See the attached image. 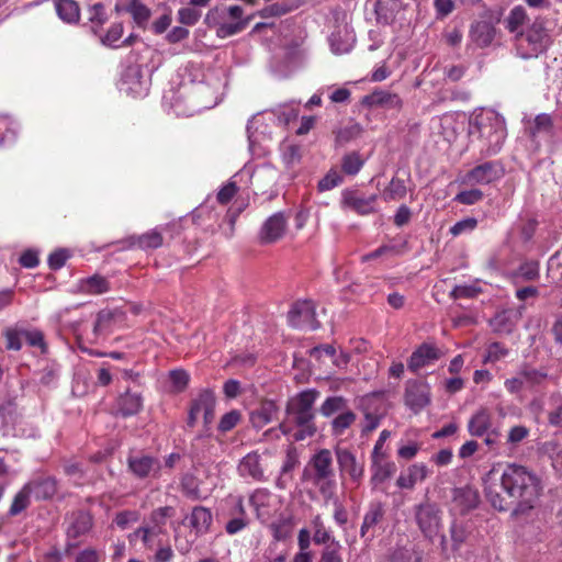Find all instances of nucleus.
Returning <instances> with one entry per match:
<instances>
[{"label": "nucleus", "instance_id": "34", "mask_svg": "<svg viewBox=\"0 0 562 562\" xmlns=\"http://www.w3.org/2000/svg\"><path fill=\"white\" fill-rule=\"evenodd\" d=\"M270 529L272 536L277 541H284L290 538L293 530L292 517L280 516L277 520L271 522Z\"/></svg>", "mask_w": 562, "mask_h": 562}, {"label": "nucleus", "instance_id": "8", "mask_svg": "<svg viewBox=\"0 0 562 562\" xmlns=\"http://www.w3.org/2000/svg\"><path fill=\"white\" fill-rule=\"evenodd\" d=\"M404 402L414 413H419L430 403V386L422 380H408L405 384Z\"/></svg>", "mask_w": 562, "mask_h": 562}, {"label": "nucleus", "instance_id": "29", "mask_svg": "<svg viewBox=\"0 0 562 562\" xmlns=\"http://www.w3.org/2000/svg\"><path fill=\"white\" fill-rule=\"evenodd\" d=\"M110 290V283L106 278L100 274H93L82 279L79 282V291L85 294H102Z\"/></svg>", "mask_w": 562, "mask_h": 562}, {"label": "nucleus", "instance_id": "62", "mask_svg": "<svg viewBox=\"0 0 562 562\" xmlns=\"http://www.w3.org/2000/svg\"><path fill=\"white\" fill-rule=\"evenodd\" d=\"M123 34V24L122 23H115L113 24L106 34L101 37V42L103 45L112 46V44L116 41H119L122 37Z\"/></svg>", "mask_w": 562, "mask_h": 562}, {"label": "nucleus", "instance_id": "13", "mask_svg": "<svg viewBox=\"0 0 562 562\" xmlns=\"http://www.w3.org/2000/svg\"><path fill=\"white\" fill-rule=\"evenodd\" d=\"M452 502L461 515L475 509L480 504V494L476 488L465 485L452 490Z\"/></svg>", "mask_w": 562, "mask_h": 562}, {"label": "nucleus", "instance_id": "9", "mask_svg": "<svg viewBox=\"0 0 562 562\" xmlns=\"http://www.w3.org/2000/svg\"><path fill=\"white\" fill-rule=\"evenodd\" d=\"M288 216L284 212H277L266 220L259 232L262 245L273 244L283 237L286 231Z\"/></svg>", "mask_w": 562, "mask_h": 562}, {"label": "nucleus", "instance_id": "30", "mask_svg": "<svg viewBox=\"0 0 562 562\" xmlns=\"http://www.w3.org/2000/svg\"><path fill=\"white\" fill-rule=\"evenodd\" d=\"M241 474H247L257 481L263 479V471L260 465V456L257 452L248 453L239 464Z\"/></svg>", "mask_w": 562, "mask_h": 562}, {"label": "nucleus", "instance_id": "12", "mask_svg": "<svg viewBox=\"0 0 562 562\" xmlns=\"http://www.w3.org/2000/svg\"><path fill=\"white\" fill-rule=\"evenodd\" d=\"M375 201V194L363 196L360 195L357 190H345L342 192L341 204L344 207H349L360 215H367L374 212Z\"/></svg>", "mask_w": 562, "mask_h": 562}, {"label": "nucleus", "instance_id": "45", "mask_svg": "<svg viewBox=\"0 0 562 562\" xmlns=\"http://www.w3.org/2000/svg\"><path fill=\"white\" fill-rule=\"evenodd\" d=\"M292 10V7L286 2H274L261 9L258 14L262 19L271 18V16H281L286 14Z\"/></svg>", "mask_w": 562, "mask_h": 562}, {"label": "nucleus", "instance_id": "42", "mask_svg": "<svg viewBox=\"0 0 562 562\" xmlns=\"http://www.w3.org/2000/svg\"><path fill=\"white\" fill-rule=\"evenodd\" d=\"M362 133V127L358 123H353L351 125H348L344 128H340L336 133V143L339 145H345L349 143L352 139H356L359 137Z\"/></svg>", "mask_w": 562, "mask_h": 562}, {"label": "nucleus", "instance_id": "23", "mask_svg": "<svg viewBox=\"0 0 562 562\" xmlns=\"http://www.w3.org/2000/svg\"><path fill=\"white\" fill-rule=\"evenodd\" d=\"M385 516L384 504L381 502H372L369 505L368 512L363 517V522L360 528V536L364 538L369 531L379 525Z\"/></svg>", "mask_w": 562, "mask_h": 562}, {"label": "nucleus", "instance_id": "48", "mask_svg": "<svg viewBox=\"0 0 562 562\" xmlns=\"http://www.w3.org/2000/svg\"><path fill=\"white\" fill-rule=\"evenodd\" d=\"M5 347L9 350H20L22 347V336L20 326L10 327L4 330Z\"/></svg>", "mask_w": 562, "mask_h": 562}, {"label": "nucleus", "instance_id": "18", "mask_svg": "<svg viewBox=\"0 0 562 562\" xmlns=\"http://www.w3.org/2000/svg\"><path fill=\"white\" fill-rule=\"evenodd\" d=\"M361 104L368 108L400 109L402 100L396 93L376 89L372 93L364 95Z\"/></svg>", "mask_w": 562, "mask_h": 562}, {"label": "nucleus", "instance_id": "59", "mask_svg": "<svg viewBox=\"0 0 562 562\" xmlns=\"http://www.w3.org/2000/svg\"><path fill=\"white\" fill-rule=\"evenodd\" d=\"M181 490L186 496L192 499L200 498V488L192 476H184L181 481Z\"/></svg>", "mask_w": 562, "mask_h": 562}, {"label": "nucleus", "instance_id": "24", "mask_svg": "<svg viewBox=\"0 0 562 562\" xmlns=\"http://www.w3.org/2000/svg\"><path fill=\"white\" fill-rule=\"evenodd\" d=\"M212 524V512L203 506H195L192 509L190 525L194 529L195 536H202L209 532Z\"/></svg>", "mask_w": 562, "mask_h": 562}, {"label": "nucleus", "instance_id": "17", "mask_svg": "<svg viewBox=\"0 0 562 562\" xmlns=\"http://www.w3.org/2000/svg\"><path fill=\"white\" fill-rule=\"evenodd\" d=\"M228 16L235 20L234 23H221L217 27V35L220 37H227L244 31L250 18L243 19L244 10L239 5H232L226 10Z\"/></svg>", "mask_w": 562, "mask_h": 562}, {"label": "nucleus", "instance_id": "4", "mask_svg": "<svg viewBox=\"0 0 562 562\" xmlns=\"http://www.w3.org/2000/svg\"><path fill=\"white\" fill-rule=\"evenodd\" d=\"M323 417L331 418L330 427L334 436H341L357 419V415L350 409L348 400L344 396H328L321 407Z\"/></svg>", "mask_w": 562, "mask_h": 562}, {"label": "nucleus", "instance_id": "3", "mask_svg": "<svg viewBox=\"0 0 562 562\" xmlns=\"http://www.w3.org/2000/svg\"><path fill=\"white\" fill-rule=\"evenodd\" d=\"M518 55L524 59L537 58L547 53L553 43L551 31L547 27V20L537 16L525 30L515 35Z\"/></svg>", "mask_w": 562, "mask_h": 562}, {"label": "nucleus", "instance_id": "26", "mask_svg": "<svg viewBox=\"0 0 562 562\" xmlns=\"http://www.w3.org/2000/svg\"><path fill=\"white\" fill-rule=\"evenodd\" d=\"M128 468L136 476L144 479L147 477L153 470L159 469V461L149 456L130 458Z\"/></svg>", "mask_w": 562, "mask_h": 562}, {"label": "nucleus", "instance_id": "7", "mask_svg": "<svg viewBox=\"0 0 562 562\" xmlns=\"http://www.w3.org/2000/svg\"><path fill=\"white\" fill-rule=\"evenodd\" d=\"M288 319L292 327L305 328L312 330L319 328V322L316 319L315 306L312 301L295 302L288 313Z\"/></svg>", "mask_w": 562, "mask_h": 562}, {"label": "nucleus", "instance_id": "40", "mask_svg": "<svg viewBox=\"0 0 562 562\" xmlns=\"http://www.w3.org/2000/svg\"><path fill=\"white\" fill-rule=\"evenodd\" d=\"M30 496L31 493L27 490L26 485L22 487V490L14 496V499L9 509V514L11 516H16L21 512H23L30 505Z\"/></svg>", "mask_w": 562, "mask_h": 562}, {"label": "nucleus", "instance_id": "10", "mask_svg": "<svg viewBox=\"0 0 562 562\" xmlns=\"http://www.w3.org/2000/svg\"><path fill=\"white\" fill-rule=\"evenodd\" d=\"M308 465L313 470V483L334 477L333 456L328 449H321L310 460Z\"/></svg>", "mask_w": 562, "mask_h": 562}, {"label": "nucleus", "instance_id": "31", "mask_svg": "<svg viewBox=\"0 0 562 562\" xmlns=\"http://www.w3.org/2000/svg\"><path fill=\"white\" fill-rule=\"evenodd\" d=\"M123 316H124V313L119 310H114V311L102 310V311H100L97 314V319H95V323L93 326V334L95 336H99V335L105 333L106 330L110 329L112 324H114L117 318H122Z\"/></svg>", "mask_w": 562, "mask_h": 562}, {"label": "nucleus", "instance_id": "55", "mask_svg": "<svg viewBox=\"0 0 562 562\" xmlns=\"http://www.w3.org/2000/svg\"><path fill=\"white\" fill-rule=\"evenodd\" d=\"M238 191V186L234 181H229L217 192L216 200L221 204H227L232 201Z\"/></svg>", "mask_w": 562, "mask_h": 562}, {"label": "nucleus", "instance_id": "49", "mask_svg": "<svg viewBox=\"0 0 562 562\" xmlns=\"http://www.w3.org/2000/svg\"><path fill=\"white\" fill-rule=\"evenodd\" d=\"M241 414L233 409L226 414H224L218 423V430L221 432H227L232 430L240 420Z\"/></svg>", "mask_w": 562, "mask_h": 562}, {"label": "nucleus", "instance_id": "61", "mask_svg": "<svg viewBox=\"0 0 562 562\" xmlns=\"http://www.w3.org/2000/svg\"><path fill=\"white\" fill-rule=\"evenodd\" d=\"M477 225V220L474 217H467L457 222L451 228L450 233L453 236H458L467 231H473Z\"/></svg>", "mask_w": 562, "mask_h": 562}, {"label": "nucleus", "instance_id": "47", "mask_svg": "<svg viewBox=\"0 0 562 562\" xmlns=\"http://www.w3.org/2000/svg\"><path fill=\"white\" fill-rule=\"evenodd\" d=\"M176 515V509L172 506L159 507L151 512L150 521L156 527H162L168 518H172Z\"/></svg>", "mask_w": 562, "mask_h": 562}, {"label": "nucleus", "instance_id": "39", "mask_svg": "<svg viewBox=\"0 0 562 562\" xmlns=\"http://www.w3.org/2000/svg\"><path fill=\"white\" fill-rule=\"evenodd\" d=\"M312 527L314 531L313 541L315 544H327L328 542H331V540H335L326 529L321 515H316L313 518Z\"/></svg>", "mask_w": 562, "mask_h": 562}, {"label": "nucleus", "instance_id": "20", "mask_svg": "<svg viewBox=\"0 0 562 562\" xmlns=\"http://www.w3.org/2000/svg\"><path fill=\"white\" fill-rule=\"evenodd\" d=\"M143 408V398L138 393H132L126 390L124 394L120 395L116 400V415L126 418L134 416Z\"/></svg>", "mask_w": 562, "mask_h": 562}, {"label": "nucleus", "instance_id": "51", "mask_svg": "<svg viewBox=\"0 0 562 562\" xmlns=\"http://www.w3.org/2000/svg\"><path fill=\"white\" fill-rule=\"evenodd\" d=\"M340 544L331 540L330 543L326 544L324 548L319 562H342L341 557L339 555Z\"/></svg>", "mask_w": 562, "mask_h": 562}, {"label": "nucleus", "instance_id": "36", "mask_svg": "<svg viewBox=\"0 0 562 562\" xmlns=\"http://www.w3.org/2000/svg\"><path fill=\"white\" fill-rule=\"evenodd\" d=\"M126 11L132 14L134 21L139 26H143L151 15L149 8L139 0H131Z\"/></svg>", "mask_w": 562, "mask_h": 562}, {"label": "nucleus", "instance_id": "1", "mask_svg": "<svg viewBox=\"0 0 562 562\" xmlns=\"http://www.w3.org/2000/svg\"><path fill=\"white\" fill-rule=\"evenodd\" d=\"M487 502L499 512L512 510L513 516L528 514L535 508L543 486L531 470L516 463L507 464L499 474L496 468L483 477Z\"/></svg>", "mask_w": 562, "mask_h": 562}, {"label": "nucleus", "instance_id": "56", "mask_svg": "<svg viewBox=\"0 0 562 562\" xmlns=\"http://www.w3.org/2000/svg\"><path fill=\"white\" fill-rule=\"evenodd\" d=\"M386 193L391 199H402L406 194L405 181L398 178H393L386 188Z\"/></svg>", "mask_w": 562, "mask_h": 562}, {"label": "nucleus", "instance_id": "25", "mask_svg": "<svg viewBox=\"0 0 562 562\" xmlns=\"http://www.w3.org/2000/svg\"><path fill=\"white\" fill-rule=\"evenodd\" d=\"M164 243V237L157 229H151L138 236H131L128 244L131 247H137L142 250L159 248Z\"/></svg>", "mask_w": 562, "mask_h": 562}, {"label": "nucleus", "instance_id": "50", "mask_svg": "<svg viewBox=\"0 0 562 562\" xmlns=\"http://www.w3.org/2000/svg\"><path fill=\"white\" fill-rule=\"evenodd\" d=\"M342 182V177L334 169H330L325 177L318 181V190L326 191L330 190Z\"/></svg>", "mask_w": 562, "mask_h": 562}, {"label": "nucleus", "instance_id": "21", "mask_svg": "<svg viewBox=\"0 0 562 562\" xmlns=\"http://www.w3.org/2000/svg\"><path fill=\"white\" fill-rule=\"evenodd\" d=\"M439 358V350L429 344H422L411 356L407 367L412 372H417L432 360Z\"/></svg>", "mask_w": 562, "mask_h": 562}, {"label": "nucleus", "instance_id": "32", "mask_svg": "<svg viewBox=\"0 0 562 562\" xmlns=\"http://www.w3.org/2000/svg\"><path fill=\"white\" fill-rule=\"evenodd\" d=\"M381 457L372 458V468L373 475L371 477V482L374 484H380L389 480L396 471V465L394 462H382Z\"/></svg>", "mask_w": 562, "mask_h": 562}, {"label": "nucleus", "instance_id": "38", "mask_svg": "<svg viewBox=\"0 0 562 562\" xmlns=\"http://www.w3.org/2000/svg\"><path fill=\"white\" fill-rule=\"evenodd\" d=\"M20 335L22 336V340H25L27 345L31 347H38L42 353L47 351V345L44 340V334L38 329H26L20 327Z\"/></svg>", "mask_w": 562, "mask_h": 562}, {"label": "nucleus", "instance_id": "37", "mask_svg": "<svg viewBox=\"0 0 562 562\" xmlns=\"http://www.w3.org/2000/svg\"><path fill=\"white\" fill-rule=\"evenodd\" d=\"M553 130V120L551 115L541 113L535 117L533 125L529 128V136L535 139L538 133L550 134Z\"/></svg>", "mask_w": 562, "mask_h": 562}, {"label": "nucleus", "instance_id": "64", "mask_svg": "<svg viewBox=\"0 0 562 562\" xmlns=\"http://www.w3.org/2000/svg\"><path fill=\"white\" fill-rule=\"evenodd\" d=\"M387 562H419V558L414 560L409 550L401 548L390 555Z\"/></svg>", "mask_w": 562, "mask_h": 562}, {"label": "nucleus", "instance_id": "2", "mask_svg": "<svg viewBox=\"0 0 562 562\" xmlns=\"http://www.w3.org/2000/svg\"><path fill=\"white\" fill-rule=\"evenodd\" d=\"M319 394L316 389H307L288 401L286 418L279 425L284 435H292L295 441H301L317 432L315 425L317 411L314 405Z\"/></svg>", "mask_w": 562, "mask_h": 562}, {"label": "nucleus", "instance_id": "19", "mask_svg": "<svg viewBox=\"0 0 562 562\" xmlns=\"http://www.w3.org/2000/svg\"><path fill=\"white\" fill-rule=\"evenodd\" d=\"M278 405L272 400H262L259 405L249 413L252 427L261 429L269 424L278 413Z\"/></svg>", "mask_w": 562, "mask_h": 562}, {"label": "nucleus", "instance_id": "57", "mask_svg": "<svg viewBox=\"0 0 562 562\" xmlns=\"http://www.w3.org/2000/svg\"><path fill=\"white\" fill-rule=\"evenodd\" d=\"M69 258L67 249H58L52 252L48 257V266L52 270H58L65 266L66 260Z\"/></svg>", "mask_w": 562, "mask_h": 562}, {"label": "nucleus", "instance_id": "33", "mask_svg": "<svg viewBox=\"0 0 562 562\" xmlns=\"http://www.w3.org/2000/svg\"><path fill=\"white\" fill-rule=\"evenodd\" d=\"M529 16L526 12V9L521 5H517L513 8L508 14V16L505 20L506 29L510 33L517 34L520 30H524L522 27L528 25L529 23Z\"/></svg>", "mask_w": 562, "mask_h": 562}, {"label": "nucleus", "instance_id": "28", "mask_svg": "<svg viewBox=\"0 0 562 562\" xmlns=\"http://www.w3.org/2000/svg\"><path fill=\"white\" fill-rule=\"evenodd\" d=\"M492 426V417L487 409L482 408L469 420L468 429L472 436H484Z\"/></svg>", "mask_w": 562, "mask_h": 562}, {"label": "nucleus", "instance_id": "5", "mask_svg": "<svg viewBox=\"0 0 562 562\" xmlns=\"http://www.w3.org/2000/svg\"><path fill=\"white\" fill-rule=\"evenodd\" d=\"M475 126L480 136L486 140L487 146L484 149L486 156L497 154L506 138L507 132L503 120L495 114L480 116L475 120Z\"/></svg>", "mask_w": 562, "mask_h": 562}, {"label": "nucleus", "instance_id": "16", "mask_svg": "<svg viewBox=\"0 0 562 562\" xmlns=\"http://www.w3.org/2000/svg\"><path fill=\"white\" fill-rule=\"evenodd\" d=\"M36 499H50L57 493L58 482L50 475H37L25 484Z\"/></svg>", "mask_w": 562, "mask_h": 562}, {"label": "nucleus", "instance_id": "27", "mask_svg": "<svg viewBox=\"0 0 562 562\" xmlns=\"http://www.w3.org/2000/svg\"><path fill=\"white\" fill-rule=\"evenodd\" d=\"M57 15L66 23H77L80 20V8L75 0H54Z\"/></svg>", "mask_w": 562, "mask_h": 562}, {"label": "nucleus", "instance_id": "41", "mask_svg": "<svg viewBox=\"0 0 562 562\" xmlns=\"http://www.w3.org/2000/svg\"><path fill=\"white\" fill-rule=\"evenodd\" d=\"M517 279L535 281L539 278V265L536 261L521 263L515 272Z\"/></svg>", "mask_w": 562, "mask_h": 562}, {"label": "nucleus", "instance_id": "6", "mask_svg": "<svg viewBox=\"0 0 562 562\" xmlns=\"http://www.w3.org/2000/svg\"><path fill=\"white\" fill-rule=\"evenodd\" d=\"M441 509L428 497L414 507L415 521L424 538L432 541L441 528Z\"/></svg>", "mask_w": 562, "mask_h": 562}, {"label": "nucleus", "instance_id": "35", "mask_svg": "<svg viewBox=\"0 0 562 562\" xmlns=\"http://www.w3.org/2000/svg\"><path fill=\"white\" fill-rule=\"evenodd\" d=\"M364 165V159L358 151H351L342 156L341 170L348 176L357 175Z\"/></svg>", "mask_w": 562, "mask_h": 562}, {"label": "nucleus", "instance_id": "43", "mask_svg": "<svg viewBox=\"0 0 562 562\" xmlns=\"http://www.w3.org/2000/svg\"><path fill=\"white\" fill-rule=\"evenodd\" d=\"M236 508L239 513V517L231 519L225 526V530L229 535L237 533L247 526V520L245 518L246 513L241 499L238 501Z\"/></svg>", "mask_w": 562, "mask_h": 562}, {"label": "nucleus", "instance_id": "46", "mask_svg": "<svg viewBox=\"0 0 562 562\" xmlns=\"http://www.w3.org/2000/svg\"><path fill=\"white\" fill-rule=\"evenodd\" d=\"M18 414V403L16 397L9 396L1 405H0V418L3 422L9 423L13 422Z\"/></svg>", "mask_w": 562, "mask_h": 562}, {"label": "nucleus", "instance_id": "14", "mask_svg": "<svg viewBox=\"0 0 562 562\" xmlns=\"http://www.w3.org/2000/svg\"><path fill=\"white\" fill-rule=\"evenodd\" d=\"M68 519L69 525L66 529V536L69 540L87 535L93 526L92 515L87 510L72 512Z\"/></svg>", "mask_w": 562, "mask_h": 562}, {"label": "nucleus", "instance_id": "58", "mask_svg": "<svg viewBox=\"0 0 562 562\" xmlns=\"http://www.w3.org/2000/svg\"><path fill=\"white\" fill-rule=\"evenodd\" d=\"M170 381L177 391H183L189 383V374L184 370H172L169 374Z\"/></svg>", "mask_w": 562, "mask_h": 562}, {"label": "nucleus", "instance_id": "22", "mask_svg": "<svg viewBox=\"0 0 562 562\" xmlns=\"http://www.w3.org/2000/svg\"><path fill=\"white\" fill-rule=\"evenodd\" d=\"M495 34L496 29L492 22L476 21L471 25L470 37L481 48L490 46Z\"/></svg>", "mask_w": 562, "mask_h": 562}, {"label": "nucleus", "instance_id": "52", "mask_svg": "<svg viewBox=\"0 0 562 562\" xmlns=\"http://www.w3.org/2000/svg\"><path fill=\"white\" fill-rule=\"evenodd\" d=\"M479 293H481L480 288L473 285H456L452 289L450 296L453 297L454 300L473 299L476 297Z\"/></svg>", "mask_w": 562, "mask_h": 562}, {"label": "nucleus", "instance_id": "11", "mask_svg": "<svg viewBox=\"0 0 562 562\" xmlns=\"http://www.w3.org/2000/svg\"><path fill=\"white\" fill-rule=\"evenodd\" d=\"M335 453L341 475L346 473L353 482H359L363 476V464L359 463L356 456L346 448L337 447Z\"/></svg>", "mask_w": 562, "mask_h": 562}, {"label": "nucleus", "instance_id": "44", "mask_svg": "<svg viewBox=\"0 0 562 562\" xmlns=\"http://www.w3.org/2000/svg\"><path fill=\"white\" fill-rule=\"evenodd\" d=\"M210 406H215V395L211 390H203L196 398L191 402V408L199 414Z\"/></svg>", "mask_w": 562, "mask_h": 562}, {"label": "nucleus", "instance_id": "54", "mask_svg": "<svg viewBox=\"0 0 562 562\" xmlns=\"http://www.w3.org/2000/svg\"><path fill=\"white\" fill-rule=\"evenodd\" d=\"M450 537H451V541H452V546H451L452 550L457 551L460 549L462 543L465 541L467 531L461 525H458L457 522H452L450 526Z\"/></svg>", "mask_w": 562, "mask_h": 562}, {"label": "nucleus", "instance_id": "60", "mask_svg": "<svg viewBox=\"0 0 562 562\" xmlns=\"http://www.w3.org/2000/svg\"><path fill=\"white\" fill-rule=\"evenodd\" d=\"M178 15L179 22L184 25H194L201 16L200 12L193 8H182L179 10Z\"/></svg>", "mask_w": 562, "mask_h": 562}, {"label": "nucleus", "instance_id": "53", "mask_svg": "<svg viewBox=\"0 0 562 562\" xmlns=\"http://www.w3.org/2000/svg\"><path fill=\"white\" fill-rule=\"evenodd\" d=\"M483 199V192L479 189H471L459 192L454 200L461 204L471 205Z\"/></svg>", "mask_w": 562, "mask_h": 562}, {"label": "nucleus", "instance_id": "15", "mask_svg": "<svg viewBox=\"0 0 562 562\" xmlns=\"http://www.w3.org/2000/svg\"><path fill=\"white\" fill-rule=\"evenodd\" d=\"M504 173L503 168L496 161H486L471 169L467 178L470 182L486 184L501 178Z\"/></svg>", "mask_w": 562, "mask_h": 562}, {"label": "nucleus", "instance_id": "63", "mask_svg": "<svg viewBox=\"0 0 562 562\" xmlns=\"http://www.w3.org/2000/svg\"><path fill=\"white\" fill-rule=\"evenodd\" d=\"M407 473H408V475L412 480L413 486H414L416 484V482L424 481L427 477L428 469L425 464L416 463V464H412L407 469Z\"/></svg>", "mask_w": 562, "mask_h": 562}]
</instances>
